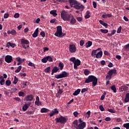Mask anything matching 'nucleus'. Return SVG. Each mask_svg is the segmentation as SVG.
Returning <instances> with one entry per match:
<instances>
[{"label":"nucleus","instance_id":"603ef678","mask_svg":"<svg viewBox=\"0 0 129 129\" xmlns=\"http://www.w3.org/2000/svg\"><path fill=\"white\" fill-rule=\"evenodd\" d=\"M77 20L78 22H81L83 21V19L82 17H77Z\"/></svg>","mask_w":129,"mask_h":129},{"label":"nucleus","instance_id":"79ce46f5","mask_svg":"<svg viewBox=\"0 0 129 129\" xmlns=\"http://www.w3.org/2000/svg\"><path fill=\"white\" fill-rule=\"evenodd\" d=\"M47 60L49 62H53V59L51 56H47Z\"/></svg>","mask_w":129,"mask_h":129},{"label":"nucleus","instance_id":"6e6d98bb","mask_svg":"<svg viewBox=\"0 0 129 129\" xmlns=\"http://www.w3.org/2000/svg\"><path fill=\"white\" fill-rule=\"evenodd\" d=\"M9 17V13H6L4 16V18L5 19H7Z\"/></svg>","mask_w":129,"mask_h":129},{"label":"nucleus","instance_id":"a878e982","mask_svg":"<svg viewBox=\"0 0 129 129\" xmlns=\"http://www.w3.org/2000/svg\"><path fill=\"white\" fill-rule=\"evenodd\" d=\"M92 45V42L91 41H88L87 43H86V47H90Z\"/></svg>","mask_w":129,"mask_h":129},{"label":"nucleus","instance_id":"a18cd8bd","mask_svg":"<svg viewBox=\"0 0 129 129\" xmlns=\"http://www.w3.org/2000/svg\"><path fill=\"white\" fill-rule=\"evenodd\" d=\"M14 17L15 18H19V17H20V14H19V13H15V15H14Z\"/></svg>","mask_w":129,"mask_h":129},{"label":"nucleus","instance_id":"c9c22d12","mask_svg":"<svg viewBox=\"0 0 129 129\" xmlns=\"http://www.w3.org/2000/svg\"><path fill=\"white\" fill-rule=\"evenodd\" d=\"M90 73H91V72L88 71V69H85V71H84V74L86 76H87V75H89Z\"/></svg>","mask_w":129,"mask_h":129},{"label":"nucleus","instance_id":"9d476101","mask_svg":"<svg viewBox=\"0 0 129 129\" xmlns=\"http://www.w3.org/2000/svg\"><path fill=\"white\" fill-rule=\"evenodd\" d=\"M69 50L70 51V53H75V52L77 50V47L76 45L74 44H70V47H69Z\"/></svg>","mask_w":129,"mask_h":129},{"label":"nucleus","instance_id":"20e7f679","mask_svg":"<svg viewBox=\"0 0 129 129\" xmlns=\"http://www.w3.org/2000/svg\"><path fill=\"white\" fill-rule=\"evenodd\" d=\"M73 126L76 129H84L86 126V123L85 122H82L78 124V120H75L73 122Z\"/></svg>","mask_w":129,"mask_h":129},{"label":"nucleus","instance_id":"6e6552de","mask_svg":"<svg viewBox=\"0 0 129 129\" xmlns=\"http://www.w3.org/2000/svg\"><path fill=\"white\" fill-rule=\"evenodd\" d=\"M55 120L56 123H60V124H65L67 122L66 118L62 116L58 118H56Z\"/></svg>","mask_w":129,"mask_h":129},{"label":"nucleus","instance_id":"5fc2aeb1","mask_svg":"<svg viewBox=\"0 0 129 129\" xmlns=\"http://www.w3.org/2000/svg\"><path fill=\"white\" fill-rule=\"evenodd\" d=\"M84 43H85L84 40H82L80 41V45L81 46H83L84 45Z\"/></svg>","mask_w":129,"mask_h":129},{"label":"nucleus","instance_id":"e2e57ef3","mask_svg":"<svg viewBox=\"0 0 129 129\" xmlns=\"http://www.w3.org/2000/svg\"><path fill=\"white\" fill-rule=\"evenodd\" d=\"M41 21V20L40 18H38L35 21V22H34V23H39Z\"/></svg>","mask_w":129,"mask_h":129},{"label":"nucleus","instance_id":"39448f33","mask_svg":"<svg viewBox=\"0 0 129 129\" xmlns=\"http://www.w3.org/2000/svg\"><path fill=\"white\" fill-rule=\"evenodd\" d=\"M68 76H69V73L65 71H63V72H62L59 75H56L55 76V78L56 79H62L64 78L68 77Z\"/></svg>","mask_w":129,"mask_h":129},{"label":"nucleus","instance_id":"f3484780","mask_svg":"<svg viewBox=\"0 0 129 129\" xmlns=\"http://www.w3.org/2000/svg\"><path fill=\"white\" fill-rule=\"evenodd\" d=\"M127 90L128 87H127L125 85L121 86L119 89V90L120 92L126 91Z\"/></svg>","mask_w":129,"mask_h":129},{"label":"nucleus","instance_id":"bf43d9fd","mask_svg":"<svg viewBox=\"0 0 129 129\" xmlns=\"http://www.w3.org/2000/svg\"><path fill=\"white\" fill-rule=\"evenodd\" d=\"M105 120L106 121H110L111 120V118L110 117H107L105 118Z\"/></svg>","mask_w":129,"mask_h":129},{"label":"nucleus","instance_id":"a211bd4d","mask_svg":"<svg viewBox=\"0 0 129 129\" xmlns=\"http://www.w3.org/2000/svg\"><path fill=\"white\" fill-rule=\"evenodd\" d=\"M8 34H12L13 36L17 35V31L15 29H13L12 31L9 30L7 31Z\"/></svg>","mask_w":129,"mask_h":129},{"label":"nucleus","instance_id":"dca6fc26","mask_svg":"<svg viewBox=\"0 0 129 129\" xmlns=\"http://www.w3.org/2000/svg\"><path fill=\"white\" fill-rule=\"evenodd\" d=\"M35 105H37V106H39L42 104L41 102L40 101V98L38 96L36 97V101L35 102Z\"/></svg>","mask_w":129,"mask_h":129},{"label":"nucleus","instance_id":"ddd939ff","mask_svg":"<svg viewBox=\"0 0 129 129\" xmlns=\"http://www.w3.org/2000/svg\"><path fill=\"white\" fill-rule=\"evenodd\" d=\"M81 64V61L80 60L77 59L75 60V63H74V69L77 70L78 69V66H80Z\"/></svg>","mask_w":129,"mask_h":129},{"label":"nucleus","instance_id":"09e8293b","mask_svg":"<svg viewBox=\"0 0 129 129\" xmlns=\"http://www.w3.org/2000/svg\"><path fill=\"white\" fill-rule=\"evenodd\" d=\"M62 93H63V90L62 89H59L58 90V91L57 92V94L58 95H61L62 94Z\"/></svg>","mask_w":129,"mask_h":129},{"label":"nucleus","instance_id":"4c0bfd02","mask_svg":"<svg viewBox=\"0 0 129 129\" xmlns=\"http://www.w3.org/2000/svg\"><path fill=\"white\" fill-rule=\"evenodd\" d=\"M34 112V111L28 110V111H27L26 113L28 115H33Z\"/></svg>","mask_w":129,"mask_h":129},{"label":"nucleus","instance_id":"de8ad7c7","mask_svg":"<svg viewBox=\"0 0 129 129\" xmlns=\"http://www.w3.org/2000/svg\"><path fill=\"white\" fill-rule=\"evenodd\" d=\"M99 108H100V109L101 111H105V109H104V107L102 105H100Z\"/></svg>","mask_w":129,"mask_h":129},{"label":"nucleus","instance_id":"2eb2a0df","mask_svg":"<svg viewBox=\"0 0 129 129\" xmlns=\"http://www.w3.org/2000/svg\"><path fill=\"white\" fill-rule=\"evenodd\" d=\"M31 102L25 103V105L23 106L22 110L23 111H27V109L30 106Z\"/></svg>","mask_w":129,"mask_h":129},{"label":"nucleus","instance_id":"c03bdc74","mask_svg":"<svg viewBox=\"0 0 129 129\" xmlns=\"http://www.w3.org/2000/svg\"><path fill=\"white\" fill-rule=\"evenodd\" d=\"M108 111L110 112V113H114L116 112V111L114 110L113 109H108Z\"/></svg>","mask_w":129,"mask_h":129},{"label":"nucleus","instance_id":"052dcab7","mask_svg":"<svg viewBox=\"0 0 129 129\" xmlns=\"http://www.w3.org/2000/svg\"><path fill=\"white\" fill-rule=\"evenodd\" d=\"M93 6L94 9H96L97 6V3L96 2H93Z\"/></svg>","mask_w":129,"mask_h":129},{"label":"nucleus","instance_id":"58836bf2","mask_svg":"<svg viewBox=\"0 0 129 129\" xmlns=\"http://www.w3.org/2000/svg\"><path fill=\"white\" fill-rule=\"evenodd\" d=\"M123 126L124 127L126 128V129H129V122L125 123V124H124Z\"/></svg>","mask_w":129,"mask_h":129},{"label":"nucleus","instance_id":"473e14b6","mask_svg":"<svg viewBox=\"0 0 129 129\" xmlns=\"http://www.w3.org/2000/svg\"><path fill=\"white\" fill-rule=\"evenodd\" d=\"M18 81H19V80L18 78H17L16 76H14V81L13 82V83L14 84H17Z\"/></svg>","mask_w":129,"mask_h":129},{"label":"nucleus","instance_id":"412c9836","mask_svg":"<svg viewBox=\"0 0 129 129\" xmlns=\"http://www.w3.org/2000/svg\"><path fill=\"white\" fill-rule=\"evenodd\" d=\"M102 55H103V52L102 51H100L96 53V58H101V57H102Z\"/></svg>","mask_w":129,"mask_h":129},{"label":"nucleus","instance_id":"6ab92c4d","mask_svg":"<svg viewBox=\"0 0 129 129\" xmlns=\"http://www.w3.org/2000/svg\"><path fill=\"white\" fill-rule=\"evenodd\" d=\"M77 23V20L76 19L74 18L73 15H72V17H71L70 19V23L71 25H75V23Z\"/></svg>","mask_w":129,"mask_h":129},{"label":"nucleus","instance_id":"2f4dec72","mask_svg":"<svg viewBox=\"0 0 129 129\" xmlns=\"http://www.w3.org/2000/svg\"><path fill=\"white\" fill-rule=\"evenodd\" d=\"M41 61L43 63H46L48 61V57H47V56L43 57V58H42L41 59Z\"/></svg>","mask_w":129,"mask_h":129},{"label":"nucleus","instance_id":"f8f14e48","mask_svg":"<svg viewBox=\"0 0 129 129\" xmlns=\"http://www.w3.org/2000/svg\"><path fill=\"white\" fill-rule=\"evenodd\" d=\"M5 61L7 63H11L13 61V57L11 55H8L5 56Z\"/></svg>","mask_w":129,"mask_h":129},{"label":"nucleus","instance_id":"13d9d810","mask_svg":"<svg viewBox=\"0 0 129 129\" xmlns=\"http://www.w3.org/2000/svg\"><path fill=\"white\" fill-rule=\"evenodd\" d=\"M28 66H30V67H34V68H35L34 64L32 62L28 63Z\"/></svg>","mask_w":129,"mask_h":129},{"label":"nucleus","instance_id":"ea45409f","mask_svg":"<svg viewBox=\"0 0 129 129\" xmlns=\"http://www.w3.org/2000/svg\"><path fill=\"white\" fill-rule=\"evenodd\" d=\"M5 82H6V81H5V79H3L2 80H1L0 81V84H1V86L4 85V84H5Z\"/></svg>","mask_w":129,"mask_h":129},{"label":"nucleus","instance_id":"49530a36","mask_svg":"<svg viewBox=\"0 0 129 129\" xmlns=\"http://www.w3.org/2000/svg\"><path fill=\"white\" fill-rule=\"evenodd\" d=\"M16 59L17 60L18 62H23L24 61V59L22 60L21 57H17Z\"/></svg>","mask_w":129,"mask_h":129},{"label":"nucleus","instance_id":"37998d69","mask_svg":"<svg viewBox=\"0 0 129 129\" xmlns=\"http://www.w3.org/2000/svg\"><path fill=\"white\" fill-rule=\"evenodd\" d=\"M76 60V58L75 57H71L70 59V61L73 62L74 64L75 63Z\"/></svg>","mask_w":129,"mask_h":129},{"label":"nucleus","instance_id":"4be33fe9","mask_svg":"<svg viewBox=\"0 0 129 129\" xmlns=\"http://www.w3.org/2000/svg\"><path fill=\"white\" fill-rule=\"evenodd\" d=\"M100 50H101V48H99L96 49L95 50H93V51L92 52V53H91L92 56H93L94 57H95V55L96 56L97 51Z\"/></svg>","mask_w":129,"mask_h":129},{"label":"nucleus","instance_id":"e433bc0d","mask_svg":"<svg viewBox=\"0 0 129 129\" xmlns=\"http://www.w3.org/2000/svg\"><path fill=\"white\" fill-rule=\"evenodd\" d=\"M12 84V82L10 80H7L6 81V85L7 86H10Z\"/></svg>","mask_w":129,"mask_h":129},{"label":"nucleus","instance_id":"c756f323","mask_svg":"<svg viewBox=\"0 0 129 129\" xmlns=\"http://www.w3.org/2000/svg\"><path fill=\"white\" fill-rule=\"evenodd\" d=\"M100 31L102 33H104V34H107L108 33L109 31L108 30V29H100Z\"/></svg>","mask_w":129,"mask_h":129},{"label":"nucleus","instance_id":"338daca9","mask_svg":"<svg viewBox=\"0 0 129 129\" xmlns=\"http://www.w3.org/2000/svg\"><path fill=\"white\" fill-rule=\"evenodd\" d=\"M90 17H91V15H87V14H86V16H85V18L86 19H89V18H90Z\"/></svg>","mask_w":129,"mask_h":129},{"label":"nucleus","instance_id":"8fccbe9b","mask_svg":"<svg viewBox=\"0 0 129 129\" xmlns=\"http://www.w3.org/2000/svg\"><path fill=\"white\" fill-rule=\"evenodd\" d=\"M40 35L42 36L43 38L45 37V34L44 31H41L40 33Z\"/></svg>","mask_w":129,"mask_h":129},{"label":"nucleus","instance_id":"f03ea898","mask_svg":"<svg viewBox=\"0 0 129 129\" xmlns=\"http://www.w3.org/2000/svg\"><path fill=\"white\" fill-rule=\"evenodd\" d=\"M92 82L93 87H95L98 83V79L94 76H89L87 79L86 80L85 83L86 84Z\"/></svg>","mask_w":129,"mask_h":129},{"label":"nucleus","instance_id":"3c124183","mask_svg":"<svg viewBox=\"0 0 129 129\" xmlns=\"http://www.w3.org/2000/svg\"><path fill=\"white\" fill-rule=\"evenodd\" d=\"M121 29H122V27L120 26L118 29H117V33L118 34H119L120 33V32L121 31Z\"/></svg>","mask_w":129,"mask_h":129},{"label":"nucleus","instance_id":"69168bd1","mask_svg":"<svg viewBox=\"0 0 129 129\" xmlns=\"http://www.w3.org/2000/svg\"><path fill=\"white\" fill-rule=\"evenodd\" d=\"M116 58H117L118 60H120L121 59V56L120 55H116Z\"/></svg>","mask_w":129,"mask_h":129},{"label":"nucleus","instance_id":"aec40b11","mask_svg":"<svg viewBox=\"0 0 129 129\" xmlns=\"http://www.w3.org/2000/svg\"><path fill=\"white\" fill-rule=\"evenodd\" d=\"M38 32H39V30H38V28L35 29V32L33 33L32 37L33 38H36V37H38Z\"/></svg>","mask_w":129,"mask_h":129},{"label":"nucleus","instance_id":"1a4fd4ad","mask_svg":"<svg viewBox=\"0 0 129 129\" xmlns=\"http://www.w3.org/2000/svg\"><path fill=\"white\" fill-rule=\"evenodd\" d=\"M21 45L25 49H27V47L26 46V45H30V41L29 40H28L27 39H21Z\"/></svg>","mask_w":129,"mask_h":129},{"label":"nucleus","instance_id":"c85d7f7f","mask_svg":"<svg viewBox=\"0 0 129 129\" xmlns=\"http://www.w3.org/2000/svg\"><path fill=\"white\" fill-rule=\"evenodd\" d=\"M10 46H11L12 48H14L15 47L16 45L15 43H12L10 42H8L7 43V47H9Z\"/></svg>","mask_w":129,"mask_h":129},{"label":"nucleus","instance_id":"b1692460","mask_svg":"<svg viewBox=\"0 0 129 129\" xmlns=\"http://www.w3.org/2000/svg\"><path fill=\"white\" fill-rule=\"evenodd\" d=\"M49 13L51 15H53V17H56V16L57 15V13H56V10H52L50 11Z\"/></svg>","mask_w":129,"mask_h":129},{"label":"nucleus","instance_id":"f704fd0d","mask_svg":"<svg viewBox=\"0 0 129 129\" xmlns=\"http://www.w3.org/2000/svg\"><path fill=\"white\" fill-rule=\"evenodd\" d=\"M50 70H51V67H49L45 69L44 71L46 73H49Z\"/></svg>","mask_w":129,"mask_h":129},{"label":"nucleus","instance_id":"0eeeda50","mask_svg":"<svg viewBox=\"0 0 129 129\" xmlns=\"http://www.w3.org/2000/svg\"><path fill=\"white\" fill-rule=\"evenodd\" d=\"M116 69H112V70H110L107 73V74L108 75H107L106 77V79L107 80L109 79V80H110L111 79V77L112 76V75L114 74V75H116Z\"/></svg>","mask_w":129,"mask_h":129},{"label":"nucleus","instance_id":"7c9ffc66","mask_svg":"<svg viewBox=\"0 0 129 129\" xmlns=\"http://www.w3.org/2000/svg\"><path fill=\"white\" fill-rule=\"evenodd\" d=\"M52 70L54 73H57V72L59 70V69L57 67H53Z\"/></svg>","mask_w":129,"mask_h":129},{"label":"nucleus","instance_id":"423d86ee","mask_svg":"<svg viewBox=\"0 0 129 129\" xmlns=\"http://www.w3.org/2000/svg\"><path fill=\"white\" fill-rule=\"evenodd\" d=\"M62 35V27L60 25L56 27V32L54 33V35L56 37H59Z\"/></svg>","mask_w":129,"mask_h":129},{"label":"nucleus","instance_id":"5701e85b","mask_svg":"<svg viewBox=\"0 0 129 129\" xmlns=\"http://www.w3.org/2000/svg\"><path fill=\"white\" fill-rule=\"evenodd\" d=\"M81 92V89H78L77 90H76L75 92L73 94V95L74 96H77L78 95H79L80 94Z\"/></svg>","mask_w":129,"mask_h":129},{"label":"nucleus","instance_id":"393cba45","mask_svg":"<svg viewBox=\"0 0 129 129\" xmlns=\"http://www.w3.org/2000/svg\"><path fill=\"white\" fill-rule=\"evenodd\" d=\"M48 111H49V109L45 108H42L40 110V112L41 113H46V112H48Z\"/></svg>","mask_w":129,"mask_h":129},{"label":"nucleus","instance_id":"774afa93","mask_svg":"<svg viewBox=\"0 0 129 129\" xmlns=\"http://www.w3.org/2000/svg\"><path fill=\"white\" fill-rule=\"evenodd\" d=\"M74 115L75 116V117H77L78 115V113L77 111H76L75 112H74Z\"/></svg>","mask_w":129,"mask_h":129},{"label":"nucleus","instance_id":"864d4df0","mask_svg":"<svg viewBox=\"0 0 129 129\" xmlns=\"http://www.w3.org/2000/svg\"><path fill=\"white\" fill-rule=\"evenodd\" d=\"M87 91H88V88H83V89H82L81 92H82V93H83L87 92Z\"/></svg>","mask_w":129,"mask_h":129},{"label":"nucleus","instance_id":"4468645a","mask_svg":"<svg viewBox=\"0 0 129 129\" xmlns=\"http://www.w3.org/2000/svg\"><path fill=\"white\" fill-rule=\"evenodd\" d=\"M59 113V111L57 108H54L51 112L49 113V116L52 117L54 115L58 114Z\"/></svg>","mask_w":129,"mask_h":129},{"label":"nucleus","instance_id":"9b49d317","mask_svg":"<svg viewBox=\"0 0 129 129\" xmlns=\"http://www.w3.org/2000/svg\"><path fill=\"white\" fill-rule=\"evenodd\" d=\"M34 99V96L32 94H30L27 95L25 97V100L26 102H31Z\"/></svg>","mask_w":129,"mask_h":129},{"label":"nucleus","instance_id":"0e129e2a","mask_svg":"<svg viewBox=\"0 0 129 129\" xmlns=\"http://www.w3.org/2000/svg\"><path fill=\"white\" fill-rule=\"evenodd\" d=\"M49 48L48 47H43V52H45L46 51H48Z\"/></svg>","mask_w":129,"mask_h":129},{"label":"nucleus","instance_id":"4d7b16f0","mask_svg":"<svg viewBox=\"0 0 129 129\" xmlns=\"http://www.w3.org/2000/svg\"><path fill=\"white\" fill-rule=\"evenodd\" d=\"M86 114L88 115L87 116V118H89L90 117L91 111L90 110L88 111L86 113Z\"/></svg>","mask_w":129,"mask_h":129},{"label":"nucleus","instance_id":"f257e3e1","mask_svg":"<svg viewBox=\"0 0 129 129\" xmlns=\"http://www.w3.org/2000/svg\"><path fill=\"white\" fill-rule=\"evenodd\" d=\"M68 2L71 7H74L75 9L81 10L83 11L85 9L84 5L77 2V0H68Z\"/></svg>","mask_w":129,"mask_h":129},{"label":"nucleus","instance_id":"a19ab883","mask_svg":"<svg viewBox=\"0 0 129 129\" xmlns=\"http://www.w3.org/2000/svg\"><path fill=\"white\" fill-rule=\"evenodd\" d=\"M18 95L19 96H21V97L25 96V93H24V92H19L18 93Z\"/></svg>","mask_w":129,"mask_h":129},{"label":"nucleus","instance_id":"7ed1b4c3","mask_svg":"<svg viewBox=\"0 0 129 129\" xmlns=\"http://www.w3.org/2000/svg\"><path fill=\"white\" fill-rule=\"evenodd\" d=\"M60 17L64 21H70L71 18L73 17V15L69 14L65 10H63L61 12Z\"/></svg>","mask_w":129,"mask_h":129},{"label":"nucleus","instance_id":"72a5a7b5","mask_svg":"<svg viewBox=\"0 0 129 129\" xmlns=\"http://www.w3.org/2000/svg\"><path fill=\"white\" fill-rule=\"evenodd\" d=\"M22 66H19L18 68L15 71V73H19L22 69Z\"/></svg>","mask_w":129,"mask_h":129},{"label":"nucleus","instance_id":"cd10ccee","mask_svg":"<svg viewBox=\"0 0 129 129\" xmlns=\"http://www.w3.org/2000/svg\"><path fill=\"white\" fill-rule=\"evenodd\" d=\"M110 89L114 93H116V87L115 85H112L111 86Z\"/></svg>","mask_w":129,"mask_h":129},{"label":"nucleus","instance_id":"bb28decb","mask_svg":"<svg viewBox=\"0 0 129 129\" xmlns=\"http://www.w3.org/2000/svg\"><path fill=\"white\" fill-rule=\"evenodd\" d=\"M58 67H59V69L60 70V71L63 70L64 67L63 63L62 62H59L58 63Z\"/></svg>","mask_w":129,"mask_h":129},{"label":"nucleus","instance_id":"680f3d73","mask_svg":"<svg viewBox=\"0 0 129 129\" xmlns=\"http://www.w3.org/2000/svg\"><path fill=\"white\" fill-rule=\"evenodd\" d=\"M15 100H17V102H21V99L19 97H15L14 98Z\"/></svg>","mask_w":129,"mask_h":129}]
</instances>
